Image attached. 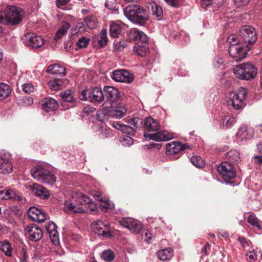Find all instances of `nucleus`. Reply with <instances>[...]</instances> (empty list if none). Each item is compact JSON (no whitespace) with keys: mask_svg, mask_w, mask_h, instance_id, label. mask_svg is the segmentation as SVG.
<instances>
[{"mask_svg":"<svg viewBox=\"0 0 262 262\" xmlns=\"http://www.w3.org/2000/svg\"><path fill=\"white\" fill-rule=\"evenodd\" d=\"M129 37L130 39L137 41L138 42L148 41L147 35L143 32L135 28L130 31Z\"/></svg>","mask_w":262,"mask_h":262,"instance_id":"obj_23","label":"nucleus"},{"mask_svg":"<svg viewBox=\"0 0 262 262\" xmlns=\"http://www.w3.org/2000/svg\"><path fill=\"white\" fill-rule=\"evenodd\" d=\"M235 122V118L231 116H226L222 118V124L224 128H228Z\"/></svg>","mask_w":262,"mask_h":262,"instance_id":"obj_39","label":"nucleus"},{"mask_svg":"<svg viewBox=\"0 0 262 262\" xmlns=\"http://www.w3.org/2000/svg\"><path fill=\"white\" fill-rule=\"evenodd\" d=\"M48 216L47 214H46L43 211L39 210V213L37 214L36 216L35 217L34 221L41 223L47 220Z\"/></svg>","mask_w":262,"mask_h":262,"instance_id":"obj_52","label":"nucleus"},{"mask_svg":"<svg viewBox=\"0 0 262 262\" xmlns=\"http://www.w3.org/2000/svg\"><path fill=\"white\" fill-rule=\"evenodd\" d=\"M181 146L178 142H171L166 145L165 154L167 155H172L177 154L181 151Z\"/></svg>","mask_w":262,"mask_h":262,"instance_id":"obj_25","label":"nucleus"},{"mask_svg":"<svg viewBox=\"0 0 262 262\" xmlns=\"http://www.w3.org/2000/svg\"><path fill=\"white\" fill-rule=\"evenodd\" d=\"M248 222L250 225L254 227L259 221L255 216L254 214L251 213L248 219Z\"/></svg>","mask_w":262,"mask_h":262,"instance_id":"obj_58","label":"nucleus"},{"mask_svg":"<svg viewBox=\"0 0 262 262\" xmlns=\"http://www.w3.org/2000/svg\"><path fill=\"white\" fill-rule=\"evenodd\" d=\"M0 250L3 252L6 256L9 257L12 256V248L9 242L7 241L0 242Z\"/></svg>","mask_w":262,"mask_h":262,"instance_id":"obj_37","label":"nucleus"},{"mask_svg":"<svg viewBox=\"0 0 262 262\" xmlns=\"http://www.w3.org/2000/svg\"><path fill=\"white\" fill-rule=\"evenodd\" d=\"M134 52L140 56H145L149 53L148 41L138 42L134 46Z\"/></svg>","mask_w":262,"mask_h":262,"instance_id":"obj_22","label":"nucleus"},{"mask_svg":"<svg viewBox=\"0 0 262 262\" xmlns=\"http://www.w3.org/2000/svg\"><path fill=\"white\" fill-rule=\"evenodd\" d=\"M84 29V24L83 22L78 23L74 29H72V34H75L78 32L83 31Z\"/></svg>","mask_w":262,"mask_h":262,"instance_id":"obj_59","label":"nucleus"},{"mask_svg":"<svg viewBox=\"0 0 262 262\" xmlns=\"http://www.w3.org/2000/svg\"><path fill=\"white\" fill-rule=\"evenodd\" d=\"M246 96L247 90L243 87H240L233 96L230 95L231 105L234 109L239 110L245 106L244 100Z\"/></svg>","mask_w":262,"mask_h":262,"instance_id":"obj_8","label":"nucleus"},{"mask_svg":"<svg viewBox=\"0 0 262 262\" xmlns=\"http://www.w3.org/2000/svg\"><path fill=\"white\" fill-rule=\"evenodd\" d=\"M226 158L231 163H238L240 160L239 153L235 149H231L226 154Z\"/></svg>","mask_w":262,"mask_h":262,"instance_id":"obj_32","label":"nucleus"},{"mask_svg":"<svg viewBox=\"0 0 262 262\" xmlns=\"http://www.w3.org/2000/svg\"><path fill=\"white\" fill-rule=\"evenodd\" d=\"M47 72L54 75L64 76L66 75V69L58 64H54L48 67Z\"/></svg>","mask_w":262,"mask_h":262,"instance_id":"obj_26","label":"nucleus"},{"mask_svg":"<svg viewBox=\"0 0 262 262\" xmlns=\"http://www.w3.org/2000/svg\"><path fill=\"white\" fill-rule=\"evenodd\" d=\"M91 227L95 234L108 237L111 236L110 232V224L105 221L98 220L92 223Z\"/></svg>","mask_w":262,"mask_h":262,"instance_id":"obj_11","label":"nucleus"},{"mask_svg":"<svg viewBox=\"0 0 262 262\" xmlns=\"http://www.w3.org/2000/svg\"><path fill=\"white\" fill-rule=\"evenodd\" d=\"M13 165L11 162H0V173H10L12 171Z\"/></svg>","mask_w":262,"mask_h":262,"instance_id":"obj_38","label":"nucleus"},{"mask_svg":"<svg viewBox=\"0 0 262 262\" xmlns=\"http://www.w3.org/2000/svg\"><path fill=\"white\" fill-rule=\"evenodd\" d=\"M10 86L5 83H0V101L3 100L10 96L11 93Z\"/></svg>","mask_w":262,"mask_h":262,"instance_id":"obj_30","label":"nucleus"},{"mask_svg":"<svg viewBox=\"0 0 262 262\" xmlns=\"http://www.w3.org/2000/svg\"><path fill=\"white\" fill-rule=\"evenodd\" d=\"M126 112V109L122 106H118L114 112L113 116L118 118L123 117Z\"/></svg>","mask_w":262,"mask_h":262,"instance_id":"obj_46","label":"nucleus"},{"mask_svg":"<svg viewBox=\"0 0 262 262\" xmlns=\"http://www.w3.org/2000/svg\"><path fill=\"white\" fill-rule=\"evenodd\" d=\"M71 25L68 22H64L61 27L57 31L54 36V40H57L64 35L70 29Z\"/></svg>","mask_w":262,"mask_h":262,"instance_id":"obj_33","label":"nucleus"},{"mask_svg":"<svg viewBox=\"0 0 262 262\" xmlns=\"http://www.w3.org/2000/svg\"><path fill=\"white\" fill-rule=\"evenodd\" d=\"M48 85L52 90L57 91L61 89L62 82L59 79H56L54 80L50 81L48 83Z\"/></svg>","mask_w":262,"mask_h":262,"instance_id":"obj_41","label":"nucleus"},{"mask_svg":"<svg viewBox=\"0 0 262 262\" xmlns=\"http://www.w3.org/2000/svg\"><path fill=\"white\" fill-rule=\"evenodd\" d=\"M127 229L134 234H138L142 230V226L139 221L133 219V222L129 224Z\"/></svg>","mask_w":262,"mask_h":262,"instance_id":"obj_36","label":"nucleus"},{"mask_svg":"<svg viewBox=\"0 0 262 262\" xmlns=\"http://www.w3.org/2000/svg\"><path fill=\"white\" fill-rule=\"evenodd\" d=\"M101 258L105 261H111L115 258V254L111 250H106L102 252Z\"/></svg>","mask_w":262,"mask_h":262,"instance_id":"obj_44","label":"nucleus"},{"mask_svg":"<svg viewBox=\"0 0 262 262\" xmlns=\"http://www.w3.org/2000/svg\"><path fill=\"white\" fill-rule=\"evenodd\" d=\"M32 190L34 194L40 199H48L50 197V192L47 188L43 186L34 184L32 186Z\"/></svg>","mask_w":262,"mask_h":262,"instance_id":"obj_18","label":"nucleus"},{"mask_svg":"<svg viewBox=\"0 0 262 262\" xmlns=\"http://www.w3.org/2000/svg\"><path fill=\"white\" fill-rule=\"evenodd\" d=\"M239 36L241 39L248 45H253L257 40V35L255 29L245 25L239 30Z\"/></svg>","mask_w":262,"mask_h":262,"instance_id":"obj_6","label":"nucleus"},{"mask_svg":"<svg viewBox=\"0 0 262 262\" xmlns=\"http://www.w3.org/2000/svg\"><path fill=\"white\" fill-rule=\"evenodd\" d=\"M46 229L49 233L52 243L54 245L59 243L58 234L56 225L52 222H50L45 225Z\"/></svg>","mask_w":262,"mask_h":262,"instance_id":"obj_17","label":"nucleus"},{"mask_svg":"<svg viewBox=\"0 0 262 262\" xmlns=\"http://www.w3.org/2000/svg\"><path fill=\"white\" fill-rule=\"evenodd\" d=\"M148 7L151 9L152 15L157 17L158 20H160L162 18L163 13L161 6L155 2H152L149 4Z\"/></svg>","mask_w":262,"mask_h":262,"instance_id":"obj_29","label":"nucleus"},{"mask_svg":"<svg viewBox=\"0 0 262 262\" xmlns=\"http://www.w3.org/2000/svg\"><path fill=\"white\" fill-rule=\"evenodd\" d=\"M130 222H133V218L124 217L121 219L119 221V223L121 226L126 228H128L129 227V224L130 223Z\"/></svg>","mask_w":262,"mask_h":262,"instance_id":"obj_57","label":"nucleus"},{"mask_svg":"<svg viewBox=\"0 0 262 262\" xmlns=\"http://www.w3.org/2000/svg\"><path fill=\"white\" fill-rule=\"evenodd\" d=\"M159 123L151 117L145 119L144 128L148 132H157L159 129Z\"/></svg>","mask_w":262,"mask_h":262,"instance_id":"obj_24","label":"nucleus"},{"mask_svg":"<svg viewBox=\"0 0 262 262\" xmlns=\"http://www.w3.org/2000/svg\"><path fill=\"white\" fill-rule=\"evenodd\" d=\"M89 42L90 39L88 38L83 36L78 39L76 42V45L79 48H85L87 47Z\"/></svg>","mask_w":262,"mask_h":262,"instance_id":"obj_51","label":"nucleus"},{"mask_svg":"<svg viewBox=\"0 0 262 262\" xmlns=\"http://www.w3.org/2000/svg\"><path fill=\"white\" fill-rule=\"evenodd\" d=\"M22 39L28 46L32 48H39L45 43L44 40L34 33H28L23 37Z\"/></svg>","mask_w":262,"mask_h":262,"instance_id":"obj_12","label":"nucleus"},{"mask_svg":"<svg viewBox=\"0 0 262 262\" xmlns=\"http://www.w3.org/2000/svg\"><path fill=\"white\" fill-rule=\"evenodd\" d=\"M241 47L239 45H235V43L229 46L228 52L230 56L235 59V61H239L244 59L247 55L249 48Z\"/></svg>","mask_w":262,"mask_h":262,"instance_id":"obj_10","label":"nucleus"},{"mask_svg":"<svg viewBox=\"0 0 262 262\" xmlns=\"http://www.w3.org/2000/svg\"><path fill=\"white\" fill-rule=\"evenodd\" d=\"M254 135V132L252 128L246 125H242L236 134V140L239 142L246 141L250 140Z\"/></svg>","mask_w":262,"mask_h":262,"instance_id":"obj_14","label":"nucleus"},{"mask_svg":"<svg viewBox=\"0 0 262 262\" xmlns=\"http://www.w3.org/2000/svg\"><path fill=\"white\" fill-rule=\"evenodd\" d=\"M39 213V209L35 207H31L28 210V215L29 218L32 219L33 221L34 220L35 217L36 216L37 213Z\"/></svg>","mask_w":262,"mask_h":262,"instance_id":"obj_53","label":"nucleus"},{"mask_svg":"<svg viewBox=\"0 0 262 262\" xmlns=\"http://www.w3.org/2000/svg\"><path fill=\"white\" fill-rule=\"evenodd\" d=\"M190 161L194 166L198 168H202L204 165V161L200 156H192Z\"/></svg>","mask_w":262,"mask_h":262,"instance_id":"obj_45","label":"nucleus"},{"mask_svg":"<svg viewBox=\"0 0 262 262\" xmlns=\"http://www.w3.org/2000/svg\"><path fill=\"white\" fill-rule=\"evenodd\" d=\"M123 70H117L113 72L111 77L116 81L121 82Z\"/></svg>","mask_w":262,"mask_h":262,"instance_id":"obj_50","label":"nucleus"},{"mask_svg":"<svg viewBox=\"0 0 262 262\" xmlns=\"http://www.w3.org/2000/svg\"><path fill=\"white\" fill-rule=\"evenodd\" d=\"M25 234L28 239L32 242L39 241L43 236L41 228L34 224H30L25 227Z\"/></svg>","mask_w":262,"mask_h":262,"instance_id":"obj_9","label":"nucleus"},{"mask_svg":"<svg viewBox=\"0 0 262 262\" xmlns=\"http://www.w3.org/2000/svg\"><path fill=\"white\" fill-rule=\"evenodd\" d=\"M122 145L130 146L133 144L134 141L132 138L129 136H125L121 141Z\"/></svg>","mask_w":262,"mask_h":262,"instance_id":"obj_61","label":"nucleus"},{"mask_svg":"<svg viewBox=\"0 0 262 262\" xmlns=\"http://www.w3.org/2000/svg\"><path fill=\"white\" fill-rule=\"evenodd\" d=\"M84 23L90 29H94L96 28V24L95 18L93 17L87 16L84 19Z\"/></svg>","mask_w":262,"mask_h":262,"instance_id":"obj_48","label":"nucleus"},{"mask_svg":"<svg viewBox=\"0 0 262 262\" xmlns=\"http://www.w3.org/2000/svg\"><path fill=\"white\" fill-rule=\"evenodd\" d=\"M144 136L146 138L156 141H168L174 138L172 133H169L167 130L158 132L154 134H150L145 132Z\"/></svg>","mask_w":262,"mask_h":262,"instance_id":"obj_15","label":"nucleus"},{"mask_svg":"<svg viewBox=\"0 0 262 262\" xmlns=\"http://www.w3.org/2000/svg\"><path fill=\"white\" fill-rule=\"evenodd\" d=\"M0 199L13 200L17 201H21L22 200L21 196L18 195L15 191L12 189L0 190Z\"/></svg>","mask_w":262,"mask_h":262,"instance_id":"obj_20","label":"nucleus"},{"mask_svg":"<svg viewBox=\"0 0 262 262\" xmlns=\"http://www.w3.org/2000/svg\"><path fill=\"white\" fill-rule=\"evenodd\" d=\"M256 254L254 252L253 250L252 251L249 250L246 253L247 260L249 262H253L256 259Z\"/></svg>","mask_w":262,"mask_h":262,"instance_id":"obj_55","label":"nucleus"},{"mask_svg":"<svg viewBox=\"0 0 262 262\" xmlns=\"http://www.w3.org/2000/svg\"><path fill=\"white\" fill-rule=\"evenodd\" d=\"M217 169L226 182L228 180L233 179L236 177V173L233 165L229 161L222 162L217 166Z\"/></svg>","mask_w":262,"mask_h":262,"instance_id":"obj_7","label":"nucleus"},{"mask_svg":"<svg viewBox=\"0 0 262 262\" xmlns=\"http://www.w3.org/2000/svg\"><path fill=\"white\" fill-rule=\"evenodd\" d=\"M106 29H103L99 34L98 43L100 47H105L107 42L108 39L106 35Z\"/></svg>","mask_w":262,"mask_h":262,"instance_id":"obj_40","label":"nucleus"},{"mask_svg":"<svg viewBox=\"0 0 262 262\" xmlns=\"http://www.w3.org/2000/svg\"><path fill=\"white\" fill-rule=\"evenodd\" d=\"M92 195L94 196V197L99 201L100 202H105V205H102V209L103 210V209H105L104 211H106L108 209H111L114 207V204H111L109 202V201L106 200V199L104 197H102L101 194L99 192L97 191L93 192L92 193Z\"/></svg>","mask_w":262,"mask_h":262,"instance_id":"obj_31","label":"nucleus"},{"mask_svg":"<svg viewBox=\"0 0 262 262\" xmlns=\"http://www.w3.org/2000/svg\"><path fill=\"white\" fill-rule=\"evenodd\" d=\"M23 91L27 94H30L33 92L34 86L31 83H25L22 86Z\"/></svg>","mask_w":262,"mask_h":262,"instance_id":"obj_56","label":"nucleus"},{"mask_svg":"<svg viewBox=\"0 0 262 262\" xmlns=\"http://www.w3.org/2000/svg\"><path fill=\"white\" fill-rule=\"evenodd\" d=\"M128 124L133 125L135 129L141 130L144 127L145 119L138 117L129 119L127 121Z\"/></svg>","mask_w":262,"mask_h":262,"instance_id":"obj_28","label":"nucleus"},{"mask_svg":"<svg viewBox=\"0 0 262 262\" xmlns=\"http://www.w3.org/2000/svg\"><path fill=\"white\" fill-rule=\"evenodd\" d=\"M60 96L62 99L67 102L73 103L75 102V99L72 95V91L68 89L60 93Z\"/></svg>","mask_w":262,"mask_h":262,"instance_id":"obj_42","label":"nucleus"},{"mask_svg":"<svg viewBox=\"0 0 262 262\" xmlns=\"http://www.w3.org/2000/svg\"><path fill=\"white\" fill-rule=\"evenodd\" d=\"M92 201L91 199L84 194H81L79 200L81 205H88Z\"/></svg>","mask_w":262,"mask_h":262,"instance_id":"obj_62","label":"nucleus"},{"mask_svg":"<svg viewBox=\"0 0 262 262\" xmlns=\"http://www.w3.org/2000/svg\"><path fill=\"white\" fill-rule=\"evenodd\" d=\"M253 227L256 233L258 234L262 233V224L260 222H258Z\"/></svg>","mask_w":262,"mask_h":262,"instance_id":"obj_64","label":"nucleus"},{"mask_svg":"<svg viewBox=\"0 0 262 262\" xmlns=\"http://www.w3.org/2000/svg\"><path fill=\"white\" fill-rule=\"evenodd\" d=\"M173 255V250L171 248H165L159 250L157 252L158 258L162 261L170 259Z\"/></svg>","mask_w":262,"mask_h":262,"instance_id":"obj_27","label":"nucleus"},{"mask_svg":"<svg viewBox=\"0 0 262 262\" xmlns=\"http://www.w3.org/2000/svg\"><path fill=\"white\" fill-rule=\"evenodd\" d=\"M58 105L56 100L51 98H46L42 101L41 108L45 112H50L56 110Z\"/></svg>","mask_w":262,"mask_h":262,"instance_id":"obj_21","label":"nucleus"},{"mask_svg":"<svg viewBox=\"0 0 262 262\" xmlns=\"http://www.w3.org/2000/svg\"><path fill=\"white\" fill-rule=\"evenodd\" d=\"M122 30L121 25L113 23L110 25V35L113 37H118V35L121 33Z\"/></svg>","mask_w":262,"mask_h":262,"instance_id":"obj_34","label":"nucleus"},{"mask_svg":"<svg viewBox=\"0 0 262 262\" xmlns=\"http://www.w3.org/2000/svg\"><path fill=\"white\" fill-rule=\"evenodd\" d=\"M257 72L256 68L249 62L239 64L233 69L235 76L242 80H248L254 78Z\"/></svg>","mask_w":262,"mask_h":262,"instance_id":"obj_5","label":"nucleus"},{"mask_svg":"<svg viewBox=\"0 0 262 262\" xmlns=\"http://www.w3.org/2000/svg\"><path fill=\"white\" fill-rule=\"evenodd\" d=\"M228 42L229 43V46L232 45L235 43V45H238L239 40L238 38H237L234 35H230L228 38Z\"/></svg>","mask_w":262,"mask_h":262,"instance_id":"obj_63","label":"nucleus"},{"mask_svg":"<svg viewBox=\"0 0 262 262\" xmlns=\"http://www.w3.org/2000/svg\"><path fill=\"white\" fill-rule=\"evenodd\" d=\"M238 242L242 245L243 248L246 249L247 247H250L252 243L249 240H247L245 237H239L238 238Z\"/></svg>","mask_w":262,"mask_h":262,"instance_id":"obj_54","label":"nucleus"},{"mask_svg":"<svg viewBox=\"0 0 262 262\" xmlns=\"http://www.w3.org/2000/svg\"><path fill=\"white\" fill-rule=\"evenodd\" d=\"M79 98L81 100L92 103H101L104 101L103 90L98 87L82 90L79 94Z\"/></svg>","mask_w":262,"mask_h":262,"instance_id":"obj_4","label":"nucleus"},{"mask_svg":"<svg viewBox=\"0 0 262 262\" xmlns=\"http://www.w3.org/2000/svg\"><path fill=\"white\" fill-rule=\"evenodd\" d=\"M201 5L203 9H207L210 6L214 7L213 0H201Z\"/></svg>","mask_w":262,"mask_h":262,"instance_id":"obj_60","label":"nucleus"},{"mask_svg":"<svg viewBox=\"0 0 262 262\" xmlns=\"http://www.w3.org/2000/svg\"><path fill=\"white\" fill-rule=\"evenodd\" d=\"M104 100L111 104L117 102L120 99L118 90L111 86H105L103 88Z\"/></svg>","mask_w":262,"mask_h":262,"instance_id":"obj_13","label":"nucleus"},{"mask_svg":"<svg viewBox=\"0 0 262 262\" xmlns=\"http://www.w3.org/2000/svg\"><path fill=\"white\" fill-rule=\"evenodd\" d=\"M127 41L126 40H121L117 41L114 44V51L116 52H120L122 51L125 47H127Z\"/></svg>","mask_w":262,"mask_h":262,"instance_id":"obj_47","label":"nucleus"},{"mask_svg":"<svg viewBox=\"0 0 262 262\" xmlns=\"http://www.w3.org/2000/svg\"><path fill=\"white\" fill-rule=\"evenodd\" d=\"M10 158L11 155L9 152L4 150L0 151V162H11Z\"/></svg>","mask_w":262,"mask_h":262,"instance_id":"obj_49","label":"nucleus"},{"mask_svg":"<svg viewBox=\"0 0 262 262\" xmlns=\"http://www.w3.org/2000/svg\"><path fill=\"white\" fill-rule=\"evenodd\" d=\"M122 77L121 78L122 82L131 83L134 80V75L128 71L123 70Z\"/></svg>","mask_w":262,"mask_h":262,"instance_id":"obj_43","label":"nucleus"},{"mask_svg":"<svg viewBox=\"0 0 262 262\" xmlns=\"http://www.w3.org/2000/svg\"><path fill=\"white\" fill-rule=\"evenodd\" d=\"M123 13L132 23L141 26H144L149 19L147 11L139 5H128L123 9Z\"/></svg>","mask_w":262,"mask_h":262,"instance_id":"obj_1","label":"nucleus"},{"mask_svg":"<svg viewBox=\"0 0 262 262\" xmlns=\"http://www.w3.org/2000/svg\"><path fill=\"white\" fill-rule=\"evenodd\" d=\"M31 174L34 179L47 184L52 185L56 181L55 174L42 165H37L32 168Z\"/></svg>","mask_w":262,"mask_h":262,"instance_id":"obj_3","label":"nucleus"},{"mask_svg":"<svg viewBox=\"0 0 262 262\" xmlns=\"http://www.w3.org/2000/svg\"><path fill=\"white\" fill-rule=\"evenodd\" d=\"M63 210L65 212L70 213H79L86 212V211L77 203L72 202L71 200L64 201Z\"/></svg>","mask_w":262,"mask_h":262,"instance_id":"obj_16","label":"nucleus"},{"mask_svg":"<svg viewBox=\"0 0 262 262\" xmlns=\"http://www.w3.org/2000/svg\"><path fill=\"white\" fill-rule=\"evenodd\" d=\"M24 13L22 9L15 6H8L3 11H0V23L4 25L15 26L22 20Z\"/></svg>","mask_w":262,"mask_h":262,"instance_id":"obj_2","label":"nucleus"},{"mask_svg":"<svg viewBox=\"0 0 262 262\" xmlns=\"http://www.w3.org/2000/svg\"><path fill=\"white\" fill-rule=\"evenodd\" d=\"M112 126L123 134L129 136H134L136 132V129L130 125L121 123L118 121L114 122L112 124Z\"/></svg>","mask_w":262,"mask_h":262,"instance_id":"obj_19","label":"nucleus"},{"mask_svg":"<svg viewBox=\"0 0 262 262\" xmlns=\"http://www.w3.org/2000/svg\"><path fill=\"white\" fill-rule=\"evenodd\" d=\"M127 229L134 234H138L142 230V226L139 221L133 219V222L129 224Z\"/></svg>","mask_w":262,"mask_h":262,"instance_id":"obj_35","label":"nucleus"}]
</instances>
